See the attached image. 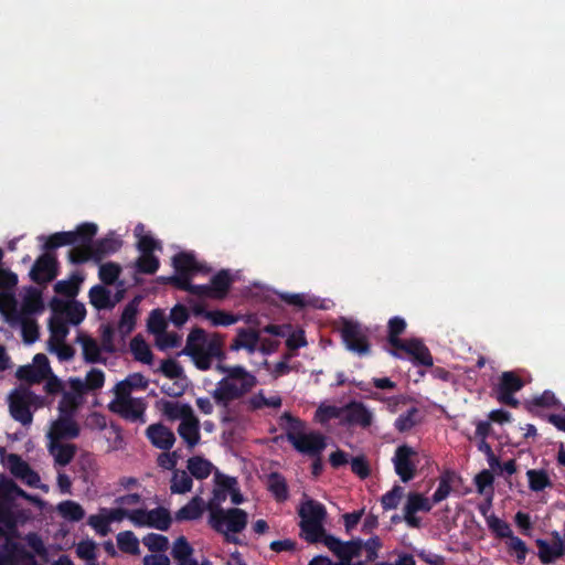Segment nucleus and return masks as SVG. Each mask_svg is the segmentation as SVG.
<instances>
[{
    "label": "nucleus",
    "mask_w": 565,
    "mask_h": 565,
    "mask_svg": "<svg viewBox=\"0 0 565 565\" xmlns=\"http://www.w3.org/2000/svg\"><path fill=\"white\" fill-rule=\"evenodd\" d=\"M223 348L224 335L216 332L209 334L204 329L196 327L188 334L185 345L180 354L189 356L200 371L210 370L213 361H217L215 370L225 376L217 382L212 397L216 405L226 411L232 402L248 394L258 381L242 365L224 364L226 353Z\"/></svg>",
    "instance_id": "f257e3e1"
},
{
    "label": "nucleus",
    "mask_w": 565,
    "mask_h": 565,
    "mask_svg": "<svg viewBox=\"0 0 565 565\" xmlns=\"http://www.w3.org/2000/svg\"><path fill=\"white\" fill-rule=\"evenodd\" d=\"M95 223H83L74 231L56 232L50 236L41 235L40 241H44L42 248L44 250H55L58 247L76 245L68 252V259L72 264H84L93 259L92 242L97 233Z\"/></svg>",
    "instance_id": "f03ea898"
},
{
    "label": "nucleus",
    "mask_w": 565,
    "mask_h": 565,
    "mask_svg": "<svg viewBox=\"0 0 565 565\" xmlns=\"http://www.w3.org/2000/svg\"><path fill=\"white\" fill-rule=\"evenodd\" d=\"M281 419L287 422L286 439L300 454L308 457L321 456L327 447L326 437L317 431L303 433L305 423L294 417L290 413H284Z\"/></svg>",
    "instance_id": "7ed1b4c3"
},
{
    "label": "nucleus",
    "mask_w": 565,
    "mask_h": 565,
    "mask_svg": "<svg viewBox=\"0 0 565 565\" xmlns=\"http://www.w3.org/2000/svg\"><path fill=\"white\" fill-rule=\"evenodd\" d=\"M300 518V536L308 543H323L329 535L323 526L327 518L326 507L313 499H308L298 509Z\"/></svg>",
    "instance_id": "20e7f679"
},
{
    "label": "nucleus",
    "mask_w": 565,
    "mask_h": 565,
    "mask_svg": "<svg viewBox=\"0 0 565 565\" xmlns=\"http://www.w3.org/2000/svg\"><path fill=\"white\" fill-rule=\"evenodd\" d=\"M247 519L248 515L244 510L231 508L226 511H216L213 513V515L209 518V524L218 533H239L246 527Z\"/></svg>",
    "instance_id": "39448f33"
},
{
    "label": "nucleus",
    "mask_w": 565,
    "mask_h": 565,
    "mask_svg": "<svg viewBox=\"0 0 565 565\" xmlns=\"http://www.w3.org/2000/svg\"><path fill=\"white\" fill-rule=\"evenodd\" d=\"M6 531L0 536V565H40L34 554L10 539Z\"/></svg>",
    "instance_id": "423d86ee"
},
{
    "label": "nucleus",
    "mask_w": 565,
    "mask_h": 565,
    "mask_svg": "<svg viewBox=\"0 0 565 565\" xmlns=\"http://www.w3.org/2000/svg\"><path fill=\"white\" fill-rule=\"evenodd\" d=\"M36 396L30 390H14L9 395V411L12 418L23 426L33 422L31 405Z\"/></svg>",
    "instance_id": "0eeeda50"
},
{
    "label": "nucleus",
    "mask_w": 565,
    "mask_h": 565,
    "mask_svg": "<svg viewBox=\"0 0 565 565\" xmlns=\"http://www.w3.org/2000/svg\"><path fill=\"white\" fill-rule=\"evenodd\" d=\"M340 332L342 341L348 350L359 355L370 354L371 345L367 334L359 322L344 320Z\"/></svg>",
    "instance_id": "6e6552de"
},
{
    "label": "nucleus",
    "mask_w": 565,
    "mask_h": 565,
    "mask_svg": "<svg viewBox=\"0 0 565 565\" xmlns=\"http://www.w3.org/2000/svg\"><path fill=\"white\" fill-rule=\"evenodd\" d=\"M30 278L38 285L51 282L58 275V260L53 250H44L34 262Z\"/></svg>",
    "instance_id": "1a4fd4ad"
},
{
    "label": "nucleus",
    "mask_w": 565,
    "mask_h": 565,
    "mask_svg": "<svg viewBox=\"0 0 565 565\" xmlns=\"http://www.w3.org/2000/svg\"><path fill=\"white\" fill-rule=\"evenodd\" d=\"M417 451L411 446L404 444L395 449L394 457L392 459L395 473L399 477L403 482H409L416 476L417 471Z\"/></svg>",
    "instance_id": "9d476101"
},
{
    "label": "nucleus",
    "mask_w": 565,
    "mask_h": 565,
    "mask_svg": "<svg viewBox=\"0 0 565 565\" xmlns=\"http://www.w3.org/2000/svg\"><path fill=\"white\" fill-rule=\"evenodd\" d=\"M524 386V381L513 371H505L501 374L499 383L495 388L497 399L510 407H518L519 401L514 394L521 391Z\"/></svg>",
    "instance_id": "9b49d317"
},
{
    "label": "nucleus",
    "mask_w": 565,
    "mask_h": 565,
    "mask_svg": "<svg viewBox=\"0 0 565 565\" xmlns=\"http://www.w3.org/2000/svg\"><path fill=\"white\" fill-rule=\"evenodd\" d=\"M431 508L433 503L424 494L418 492H409L403 509V519L409 527L419 529L422 527V520L420 518L416 516V513L430 512Z\"/></svg>",
    "instance_id": "f8f14e48"
},
{
    "label": "nucleus",
    "mask_w": 565,
    "mask_h": 565,
    "mask_svg": "<svg viewBox=\"0 0 565 565\" xmlns=\"http://www.w3.org/2000/svg\"><path fill=\"white\" fill-rule=\"evenodd\" d=\"M399 351L411 355L415 365L433 366L434 364L433 355L429 349L420 339L412 338L405 340L402 347H398L396 350H392L391 354L397 359H402L403 356Z\"/></svg>",
    "instance_id": "ddd939ff"
},
{
    "label": "nucleus",
    "mask_w": 565,
    "mask_h": 565,
    "mask_svg": "<svg viewBox=\"0 0 565 565\" xmlns=\"http://www.w3.org/2000/svg\"><path fill=\"white\" fill-rule=\"evenodd\" d=\"M323 544L341 561H352L353 557H359L363 548V541L361 539L342 542L340 539L328 535Z\"/></svg>",
    "instance_id": "4468645a"
},
{
    "label": "nucleus",
    "mask_w": 565,
    "mask_h": 565,
    "mask_svg": "<svg viewBox=\"0 0 565 565\" xmlns=\"http://www.w3.org/2000/svg\"><path fill=\"white\" fill-rule=\"evenodd\" d=\"M372 422L373 414L362 402L351 401L343 406V425L367 428Z\"/></svg>",
    "instance_id": "2eb2a0df"
},
{
    "label": "nucleus",
    "mask_w": 565,
    "mask_h": 565,
    "mask_svg": "<svg viewBox=\"0 0 565 565\" xmlns=\"http://www.w3.org/2000/svg\"><path fill=\"white\" fill-rule=\"evenodd\" d=\"M81 429L78 424L71 415H62L53 422L49 433V440L75 439L79 436Z\"/></svg>",
    "instance_id": "dca6fc26"
},
{
    "label": "nucleus",
    "mask_w": 565,
    "mask_h": 565,
    "mask_svg": "<svg viewBox=\"0 0 565 565\" xmlns=\"http://www.w3.org/2000/svg\"><path fill=\"white\" fill-rule=\"evenodd\" d=\"M7 463L10 472L28 486L36 487L40 482V476L38 472H35L19 455L10 454L7 457Z\"/></svg>",
    "instance_id": "f3484780"
},
{
    "label": "nucleus",
    "mask_w": 565,
    "mask_h": 565,
    "mask_svg": "<svg viewBox=\"0 0 565 565\" xmlns=\"http://www.w3.org/2000/svg\"><path fill=\"white\" fill-rule=\"evenodd\" d=\"M551 537L552 544L543 539H537L535 542L539 548V558L543 564H551L565 554L562 547V535L559 532L552 531Z\"/></svg>",
    "instance_id": "a211bd4d"
},
{
    "label": "nucleus",
    "mask_w": 565,
    "mask_h": 565,
    "mask_svg": "<svg viewBox=\"0 0 565 565\" xmlns=\"http://www.w3.org/2000/svg\"><path fill=\"white\" fill-rule=\"evenodd\" d=\"M52 309L55 312H62L66 318L65 321L73 326L79 324L86 317L85 306L76 300L64 302L55 298L52 301Z\"/></svg>",
    "instance_id": "6ab92c4d"
},
{
    "label": "nucleus",
    "mask_w": 565,
    "mask_h": 565,
    "mask_svg": "<svg viewBox=\"0 0 565 565\" xmlns=\"http://www.w3.org/2000/svg\"><path fill=\"white\" fill-rule=\"evenodd\" d=\"M146 436L156 448L161 450L171 449L175 441L173 431L163 424L148 426Z\"/></svg>",
    "instance_id": "aec40b11"
},
{
    "label": "nucleus",
    "mask_w": 565,
    "mask_h": 565,
    "mask_svg": "<svg viewBox=\"0 0 565 565\" xmlns=\"http://www.w3.org/2000/svg\"><path fill=\"white\" fill-rule=\"evenodd\" d=\"M47 451L53 457L55 466L65 467L74 459L77 447L62 440H49Z\"/></svg>",
    "instance_id": "412c9836"
},
{
    "label": "nucleus",
    "mask_w": 565,
    "mask_h": 565,
    "mask_svg": "<svg viewBox=\"0 0 565 565\" xmlns=\"http://www.w3.org/2000/svg\"><path fill=\"white\" fill-rule=\"evenodd\" d=\"M122 241L110 233L103 238L92 242L93 260L99 263L104 257L120 249Z\"/></svg>",
    "instance_id": "4be33fe9"
},
{
    "label": "nucleus",
    "mask_w": 565,
    "mask_h": 565,
    "mask_svg": "<svg viewBox=\"0 0 565 565\" xmlns=\"http://www.w3.org/2000/svg\"><path fill=\"white\" fill-rule=\"evenodd\" d=\"M259 342V333L249 328H241L237 331L236 338L230 345L231 351H239L242 349L247 350L249 353H254L257 350Z\"/></svg>",
    "instance_id": "5701e85b"
},
{
    "label": "nucleus",
    "mask_w": 565,
    "mask_h": 565,
    "mask_svg": "<svg viewBox=\"0 0 565 565\" xmlns=\"http://www.w3.org/2000/svg\"><path fill=\"white\" fill-rule=\"evenodd\" d=\"M43 309L44 303L42 299V292L35 287L28 288L22 299L21 310L18 311V315H23V317H31L32 315L41 313Z\"/></svg>",
    "instance_id": "b1692460"
},
{
    "label": "nucleus",
    "mask_w": 565,
    "mask_h": 565,
    "mask_svg": "<svg viewBox=\"0 0 565 565\" xmlns=\"http://www.w3.org/2000/svg\"><path fill=\"white\" fill-rule=\"evenodd\" d=\"M193 553L194 550L185 536H179L173 542L171 555L177 565H198V561L193 558Z\"/></svg>",
    "instance_id": "393cba45"
},
{
    "label": "nucleus",
    "mask_w": 565,
    "mask_h": 565,
    "mask_svg": "<svg viewBox=\"0 0 565 565\" xmlns=\"http://www.w3.org/2000/svg\"><path fill=\"white\" fill-rule=\"evenodd\" d=\"M204 511V500L200 495H195L185 505L175 512L174 519L178 522L194 521L200 519Z\"/></svg>",
    "instance_id": "a878e982"
},
{
    "label": "nucleus",
    "mask_w": 565,
    "mask_h": 565,
    "mask_svg": "<svg viewBox=\"0 0 565 565\" xmlns=\"http://www.w3.org/2000/svg\"><path fill=\"white\" fill-rule=\"evenodd\" d=\"M11 324L19 323L21 326L22 338L25 343H33L39 339V326L31 317H23L14 311L12 317H8Z\"/></svg>",
    "instance_id": "bb28decb"
},
{
    "label": "nucleus",
    "mask_w": 565,
    "mask_h": 565,
    "mask_svg": "<svg viewBox=\"0 0 565 565\" xmlns=\"http://www.w3.org/2000/svg\"><path fill=\"white\" fill-rule=\"evenodd\" d=\"M179 435L184 439L190 448L198 445L200 440V424L199 419L193 415L181 420L178 427Z\"/></svg>",
    "instance_id": "cd10ccee"
},
{
    "label": "nucleus",
    "mask_w": 565,
    "mask_h": 565,
    "mask_svg": "<svg viewBox=\"0 0 565 565\" xmlns=\"http://www.w3.org/2000/svg\"><path fill=\"white\" fill-rule=\"evenodd\" d=\"M138 303L139 298L136 297L131 301H129L122 310L121 317L118 322V330L124 335L129 334L135 329L138 313Z\"/></svg>",
    "instance_id": "c85d7f7f"
},
{
    "label": "nucleus",
    "mask_w": 565,
    "mask_h": 565,
    "mask_svg": "<svg viewBox=\"0 0 565 565\" xmlns=\"http://www.w3.org/2000/svg\"><path fill=\"white\" fill-rule=\"evenodd\" d=\"M110 409L130 422L141 419L145 413V406L135 399L119 401V404L117 406H110Z\"/></svg>",
    "instance_id": "c756f323"
},
{
    "label": "nucleus",
    "mask_w": 565,
    "mask_h": 565,
    "mask_svg": "<svg viewBox=\"0 0 565 565\" xmlns=\"http://www.w3.org/2000/svg\"><path fill=\"white\" fill-rule=\"evenodd\" d=\"M267 489L277 502H285L289 497L286 478L279 472H270L267 477Z\"/></svg>",
    "instance_id": "7c9ffc66"
},
{
    "label": "nucleus",
    "mask_w": 565,
    "mask_h": 565,
    "mask_svg": "<svg viewBox=\"0 0 565 565\" xmlns=\"http://www.w3.org/2000/svg\"><path fill=\"white\" fill-rule=\"evenodd\" d=\"M233 279L228 270L222 269L217 271L212 278L210 287L214 299H224L232 286Z\"/></svg>",
    "instance_id": "2f4dec72"
},
{
    "label": "nucleus",
    "mask_w": 565,
    "mask_h": 565,
    "mask_svg": "<svg viewBox=\"0 0 565 565\" xmlns=\"http://www.w3.org/2000/svg\"><path fill=\"white\" fill-rule=\"evenodd\" d=\"M90 305L97 310H110L114 303L110 302V290L105 285H95L88 291Z\"/></svg>",
    "instance_id": "473e14b6"
},
{
    "label": "nucleus",
    "mask_w": 565,
    "mask_h": 565,
    "mask_svg": "<svg viewBox=\"0 0 565 565\" xmlns=\"http://www.w3.org/2000/svg\"><path fill=\"white\" fill-rule=\"evenodd\" d=\"M406 321L404 318L399 316H395L391 318L387 322V342L396 350L398 347L405 342V340L401 339V334H403L406 330Z\"/></svg>",
    "instance_id": "72a5a7b5"
},
{
    "label": "nucleus",
    "mask_w": 565,
    "mask_h": 565,
    "mask_svg": "<svg viewBox=\"0 0 565 565\" xmlns=\"http://www.w3.org/2000/svg\"><path fill=\"white\" fill-rule=\"evenodd\" d=\"M148 527L159 531H168L172 523L170 511L163 507H158L148 511Z\"/></svg>",
    "instance_id": "f704fd0d"
},
{
    "label": "nucleus",
    "mask_w": 565,
    "mask_h": 565,
    "mask_svg": "<svg viewBox=\"0 0 565 565\" xmlns=\"http://www.w3.org/2000/svg\"><path fill=\"white\" fill-rule=\"evenodd\" d=\"M172 265L177 274L194 275L200 270L195 257L184 252L173 256Z\"/></svg>",
    "instance_id": "c9c22d12"
},
{
    "label": "nucleus",
    "mask_w": 565,
    "mask_h": 565,
    "mask_svg": "<svg viewBox=\"0 0 565 565\" xmlns=\"http://www.w3.org/2000/svg\"><path fill=\"white\" fill-rule=\"evenodd\" d=\"M191 477L198 480L206 479L213 469V465L207 459L200 456H194L188 459L186 466Z\"/></svg>",
    "instance_id": "e433bc0d"
},
{
    "label": "nucleus",
    "mask_w": 565,
    "mask_h": 565,
    "mask_svg": "<svg viewBox=\"0 0 565 565\" xmlns=\"http://www.w3.org/2000/svg\"><path fill=\"white\" fill-rule=\"evenodd\" d=\"M526 477L529 488L533 492H540L546 488L553 487L552 480L550 479L547 471L544 469H529L526 471Z\"/></svg>",
    "instance_id": "4c0bfd02"
},
{
    "label": "nucleus",
    "mask_w": 565,
    "mask_h": 565,
    "mask_svg": "<svg viewBox=\"0 0 565 565\" xmlns=\"http://www.w3.org/2000/svg\"><path fill=\"white\" fill-rule=\"evenodd\" d=\"M192 487L193 480L191 475L184 470L174 469L170 483L171 493L184 494L191 491Z\"/></svg>",
    "instance_id": "58836bf2"
},
{
    "label": "nucleus",
    "mask_w": 565,
    "mask_h": 565,
    "mask_svg": "<svg viewBox=\"0 0 565 565\" xmlns=\"http://www.w3.org/2000/svg\"><path fill=\"white\" fill-rule=\"evenodd\" d=\"M84 277L78 273L71 276L68 280H58L54 285V291L65 297L74 298L79 291V285L83 282Z\"/></svg>",
    "instance_id": "ea45409f"
},
{
    "label": "nucleus",
    "mask_w": 565,
    "mask_h": 565,
    "mask_svg": "<svg viewBox=\"0 0 565 565\" xmlns=\"http://www.w3.org/2000/svg\"><path fill=\"white\" fill-rule=\"evenodd\" d=\"M121 266L114 262H107L99 266L98 278L105 286H113L120 281Z\"/></svg>",
    "instance_id": "a19ab883"
},
{
    "label": "nucleus",
    "mask_w": 565,
    "mask_h": 565,
    "mask_svg": "<svg viewBox=\"0 0 565 565\" xmlns=\"http://www.w3.org/2000/svg\"><path fill=\"white\" fill-rule=\"evenodd\" d=\"M419 409L415 406L408 408L406 413L401 414L394 423V427L399 433L409 431L414 428L419 422Z\"/></svg>",
    "instance_id": "79ce46f5"
},
{
    "label": "nucleus",
    "mask_w": 565,
    "mask_h": 565,
    "mask_svg": "<svg viewBox=\"0 0 565 565\" xmlns=\"http://www.w3.org/2000/svg\"><path fill=\"white\" fill-rule=\"evenodd\" d=\"M130 350L137 361H140L146 364H150L152 362V352L147 342L145 341V339L140 334L131 339Z\"/></svg>",
    "instance_id": "37998d69"
},
{
    "label": "nucleus",
    "mask_w": 565,
    "mask_h": 565,
    "mask_svg": "<svg viewBox=\"0 0 565 565\" xmlns=\"http://www.w3.org/2000/svg\"><path fill=\"white\" fill-rule=\"evenodd\" d=\"M79 342L83 347V355L88 363L102 362L100 351L103 350L93 338L88 335L78 337Z\"/></svg>",
    "instance_id": "c03bdc74"
},
{
    "label": "nucleus",
    "mask_w": 565,
    "mask_h": 565,
    "mask_svg": "<svg viewBox=\"0 0 565 565\" xmlns=\"http://www.w3.org/2000/svg\"><path fill=\"white\" fill-rule=\"evenodd\" d=\"M57 510L64 519L72 521V522H78L85 515V511L82 508V505L79 503H77L75 501H71V500L61 502L57 505Z\"/></svg>",
    "instance_id": "a18cd8bd"
},
{
    "label": "nucleus",
    "mask_w": 565,
    "mask_h": 565,
    "mask_svg": "<svg viewBox=\"0 0 565 565\" xmlns=\"http://www.w3.org/2000/svg\"><path fill=\"white\" fill-rule=\"evenodd\" d=\"M118 548L127 554L137 555L140 553L139 540L131 531H124L117 535Z\"/></svg>",
    "instance_id": "49530a36"
},
{
    "label": "nucleus",
    "mask_w": 565,
    "mask_h": 565,
    "mask_svg": "<svg viewBox=\"0 0 565 565\" xmlns=\"http://www.w3.org/2000/svg\"><path fill=\"white\" fill-rule=\"evenodd\" d=\"M487 524L490 531L498 539H508L510 541L513 536H515L511 530L510 524L494 514H490V516L487 518Z\"/></svg>",
    "instance_id": "de8ad7c7"
},
{
    "label": "nucleus",
    "mask_w": 565,
    "mask_h": 565,
    "mask_svg": "<svg viewBox=\"0 0 565 565\" xmlns=\"http://www.w3.org/2000/svg\"><path fill=\"white\" fill-rule=\"evenodd\" d=\"M159 266V258L153 254H141L135 263L136 271L146 275H153Z\"/></svg>",
    "instance_id": "09e8293b"
},
{
    "label": "nucleus",
    "mask_w": 565,
    "mask_h": 565,
    "mask_svg": "<svg viewBox=\"0 0 565 565\" xmlns=\"http://www.w3.org/2000/svg\"><path fill=\"white\" fill-rule=\"evenodd\" d=\"M142 543L152 553H163L169 547L168 537L157 533H148L145 535Z\"/></svg>",
    "instance_id": "8fccbe9b"
},
{
    "label": "nucleus",
    "mask_w": 565,
    "mask_h": 565,
    "mask_svg": "<svg viewBox=\"0 0 565 565\" xmlns=\"http://www.w3.org/2000/svg\"><path fill=\"white\" fill-rule=\"evenodd\" d=\"M50 344L53 345L56 342H64L68 334L67 322L61 318H52L50 320Z\"/></svg>",
    "instance_id": "3c124183"
},
{
    "label": "nucleus",
    "mask_w": 565,
    "mask_h": 565,
    "mask_svg": "<svg viewBox=\"0 0 565 565\" xmlns=\"http://www.w3.org/2000/svg\"><path fill=\"white\" fill-rule=\"evenodd\" d=\"M558 405V399L552 391H544L541 395L534 396L527 402L529 411L533 412L534 408H548Z\"/></svg>",
    "instance_id": "603ef678"
},
{
    "label": "nucleus",
    "mask_w": 565,
    "mask_h": 565,
    "mask_svg": "<svg viewBox=\"0 0 565 565\" xmlns=\"http://www.w3.org/2000/svg\"><path fill=\"white\" fill-rule=\"evenodd\" d=\"M404 495V488L395 484L390 491H387L385 494L381 498V504L382 508L387 510L396 509Z\"/></svg>",
    "instance_id": "864d4df0"
},
{
    "label": "nucleus",
    "mask_w": 565,
    "mask_h": 565,
    "mask_svg": "<svg viewBox=\"0 0 565 565\" xmlns=\"http://www.w3.org/2000/svg\"><path fill=\"white\" fill-rule=\"evenodd\" d=\"M164 414L171 419L181 418L183 420L193 413L192 408L188 404H178L173 402H166L163 405Z\"/></svg>",
    "instance_id": "5fc2aeb1"
},
{
    "label": "nucleus",
    "mask_w": 565,
    "mask_h": 565,
    "mask_svg": "<svg viewBox=\"0 0 565 565\" xmlns=\"http://www.w3.org/2000/svg\"><path fill=\"white\" fill-rule=\"evenodd\" d=\"M507 545L508 552L511 555H515L516 563L519 565H522L529 553V548L525 542L521 540L519 536H513L510 541H508Z\"/></svg>",
    "instance_id": "6e6d98bb"
},
{
    "label": "nucleus",
    "mask_w": 565,
    "mask_h": 565,
    "mask_svg": "<svg viewBox=\"0 0 565 565\" xmlns=\"http://www.w3.org/2000/svg\"><path fill=\"white\" fill-rule=\"evenodd\" d=\"M192 276L193 275H189V274H175L173 276H168V277L161 276V277H159V280L162 281L163 284L173 285L175 288H178L180 290L188 291L190 294L192 285H193V284H191Z\"/></svg>",
    "instance_id": "4d7b16f0"
},
{
    "label": "nucleus",
    "mask_w": 565,
    "mask_h": 565,
    "mask_svg": "<svg viewBox=\"0 0 565 565\" xmlns=\"http://www.w3.org/2000/svg\"><path fill=\"white\" fill-rule=\"evenodd\" d=\"M87 524L102 536H105L110 532V524L102 509L98 514L89 515Z\"/></svg>",
    "instance_id": "13d9d810"
},
{
    "label": "nucleus",
    "mask_w": 565,
    "mask_h": 565,
    "mask_svg": "<svg viewBox=\"0 0 565 565\" xmlns=\"http://www.w3.org/2000/svg\"><path fill=\"white\" fill-rule=\"evenodd\" d=\"M11 494L24 495V491L11 479L0 481V500L10 508L8 497Z\"/></svg>",
    "instance_id": "bf43d9fd"
},
{
    "label": "nucleus",
    "mask_w": 565,
    "mask_h": 565,
    "mask_svg": "<svg viewBox=\"0 0 565 565\" xmlns=\"http://www.w3.org/2000/svg\"><path fill=\"white\" fill-rule=\"evenodd\" d=\"M11 494L24 495V491L11 479L0 481V500L10 508L8 497Z\"/></svg>",
    "instance_id": "052dcab7"
},
{
    "label": "nucleus",
    "mask_w": 565,
    "mask_h": 565,
    "mask_svg": "<svg viewBox=\"0 0 565 565\" xmlns=\"http://www.w3.org/2000/svg\"><path fill=\"white\" fill-rule=\"evenodd\" d=\"M17 376L19 380L29 384H39L45 380L43 374H40V372L33 365L19 367L17 371Z\"/></svg>",
    "instance_id": "680f3d73"
},
{
    "label": "nucleus",
    "mask_w": 565,
    "mask_h": 565,
    "mask_svg": "<svg viewBox=\"0 0 565 565\" xmlns=\"http://www.w3.org/2000/svg\"><path fill=\"white\" fill-rule=\"evenodd\" d=\"M207 319L213 326H231L238 321V318L233 313L223 310H212L207 313Z\"/></svg>",
    "instance_id": "e2e57ef3"
},
{
    "label": "nucleus",
    "mask_w": 565,
    "mask_h": 565,
    "mask_svg": "<svg viewBox=\"0 0 565 565\" xmlns=\"http://www.w3.org/2000/svg\"><path fill=\"white\" fill-rule=\"evenodd\" d=\"M15 518L11 508L7 507L0 500V536L3 534V530H14Z\"/></svg>",
    "instance_id": "0e129e2a"
},
{
    "label": "nucleus",
    "mask_w": 565,
    "mask_h": 565,
    "mask_svg": "<svg viewBox=\"0 0 565 565\" xmlns=\"http://www.w3.org/2000/svg\"><path fill=\"white\" fill-rule=\"evenodd\" d=\"M160 371L168 379H179L183 374L182 366L173 359H167L161 362Z\"/></svg>",
    "instance_id": "69168bd1"
},
{
    "label": "nucleus",
    "mask_w": 565,
    "mask_h": 565,
    "mask_svg": "<svg viewBox=\"0 0 565 565\" xmlns=\"http://www.w3.org/2000/svg\"><path fill=\"white\" fill-rule=\"evenodd\" d=\"M86 390L96 391L104 386L105 383V374L99 369H92L86 374Z\"/></svg>",
    "instance_id": "338daca9"
},
{
    "label": "nucleus",
    "mask_w": 565,
    "mask_h": 565,
    "mask_svg": "<svg viewBox=\"0 0 565 565\" xmlns=\"http://www.w3.org/2000/svg\"><path fill=\"white\" fill-rule=\"evenodd\" d=\"M137 248L141 254H153L156 249H161V243L154 239L150 234L141 235L137 243Z\"/></svg>",
    "instance_id": "774afa93"
}]
</instances>
